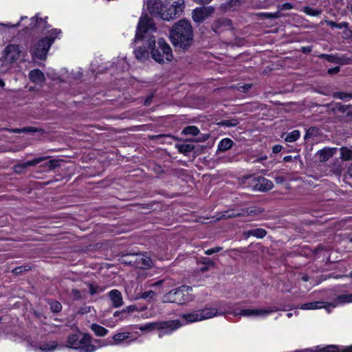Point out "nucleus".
<instances>
[{"label": "nucleus", "mask_w": 352, "mask_h": 352, "mask_svg": "<svg viewBox=\"0 0 352 352\" xmlns=\"http://www.w3.org/2000/svg\"><path fill=\"white\" fill-rule=\"evenodd\" d=\"M156 26L151 18L146 14H142L140 19L136 34L135 41H146L152 58L159 63H164L165 60L170 61L173 58L170 45L162 38L155 40L154 33H156Z\"/></svg>", "instance_id": "nucleus-1"}, {"label": "nucleus", "mask_w": 352, "mask_h": 352, "mask_svg": "<svg viewBox=\"0 0 352 352\" xmlns=\"http://www.w3.org/2000/svg\"><path fill=\"white\" fill-rule=\"evenodd\" d=\"M172 44L177 50H188L193 43V31L191 24L182 19L174 25L170 32Z\"/></svg>", "instance_id": "nucleus-2"}, {"label": "nucleus", "mask_w": 352, "mask_h": 352, "mask_svg": "<svg viewBox=\"0 0 352 352\" xmlns=\"http://www.w3.org/2000/svg\"><path fill=\"white\" fill-rule=\"evenodd\" d=\"M184 8V0H169L163 4L159 0H149L148 3V8L150 12L158 14L162 19L165 21L179 16Z\"/></svg>", "instance_id": "nucleus-3"}, {"label": "nucleus", "mask_w": 352, "mask_h": 352, "mask_svg": "<svg viewBox=\"0 0 352 352\" xmlns=\"http://www.w3.org/2000/svg\"><path fill=\"white\" fill-rule=\"evenodd\" d=\"M191 291L192 287L186 285L173 289L163 296V302L186 304L193 300V296L190 294Z\"/></svg>", "instance_id": "nucleus-4"}, {"label": "nucleus", "mask_w": 352, "mask_h": 352, "mask_svg": "<svg viewBox=\"0 0 352 352\" xmlns=\"http://www.w3.org/2000/svg\"><path fill=\"white\" fill-rule=\"evenodd\" d=\"M91 340L92 338L88 333H84L81 338L78 333H73L68 336L65 346L78 352H94L96 348L91 344Z\"/></svg>", "instance_id": "nucleus-5"}, {"label": "nucleus", "mask_w": 352, "mask_h": 352, "mask_svg": "<svg viewBox=\"0 0 352 352\" xmlns=\"http://www.w3.org/2000/svg\"><path fill=\"white\" fill-rule=\"evenodd\" d=\"M122 263L131 265L140 269H147L151 266V260L143 253H129L121 256Z\"/></svg>", "instance_id": "nucleus-6"}, {"label": "nucleus", "mask_w": 352, "mask_h": 352, "mask_svg": "<svg viewBox=\"0 0 352 352\" xmlns=\"http://www.w3.org/2000/svg\"><path fill=\"white\" fill-rule=\"evenodd\" d=\"M180 323L178 320L157 321L141 325L139 329L142 331H152L155 329L162 330L165 333H170L179 327Z\"/></svg>", "instance_id": "nucleus-7"}, {"label": "nucleus", "mask_w": 352, "mask_h": 352, "mask_svg": "<svg viewBox=\"0 0 352 352\" xmlns=\"http://www.w3.org/2000/svg\"><path fill=\"white\" fill-rule=\"evenodd\" d=\"M52 44V41L45 39L44 38L40 39L30 50V54L32 59L36 60L37 59L45 60L47 58V52Z\"/></svg>", "instance_id": "nucleus-8"}, {"label": "nucleus", "mask_w": 352, "mask_h": 352, "mask_svg": "<svg viewBox=\"0 0 352 352\" xmlns=\"http://www.w3.org/2000/svg\"><path fill=\"white\" fill-rule=\"evenodd\" d=\"M278 309L276 307L263 309H236L231 314L236 317H254L265 316L273 312L277 311Z\"/></svg>", "instance_id": "nucleus-9"}, {"label": "nucleus", "mask_w": 352, "mask_h": 352, "mask_svg": "<svg viewBox=\"0 0 352 352\" xmlns=\"http://www.w3.org/2000/svg\"><path fill=\"white\" fill-rule=\"evenodd\" d=\"M263 212V210L254 207L243 208L238 210H229L223 212L219 217V219H230L241 216H248L252 214H258Z\"/></svg>", "instance_id": "nucleus-10"}, {"label": "nucleus", "mask_w": 352, "mask_h": 352, "mask_svg": "<svg viewBox=\"0 0 352 352\" xmlns=\"http://www.w3.org/2000/svg\"><path fill=\"white\" fill-rule=\"evenodd\" d=\"M214 12L212 6H201L196 8L192 12V19L196 23H201L209 19Z\"/></svg>", "instance_id": "nucleus-11"}, {"label": "nucleus", "mask_w": 352, "mask_h": 352, "mask_svg": "<svg viewBox=\"0 0 352 352\" xmlns=\"http://www.w3.org/2000/svg\"><path fill=\"white\" fill-rule=\"evenodd\" d=\"M21 53V47L16 44H10L4 49L5 58L11 63L19 58Z\"/></svg>", "instance_id": "nucleus-12"}, {"label": "nucleus", "mask_w": 352, "mask_h": 352, "mask_svg": "<svg viewBox=\"0 0 352 352\" xmlns=\"http://www.w3.org/2000/svg\"><path fill=\"white\" fill-rule=\"evenodd\" d=\"M134 43L135 44L141 43L142 44V45L136 47L134 50V54L135 58L141 62L147 60L149 58L150 53L148 50H150L148 48V45L146 41H142L140 39L138 41H135V39Z\"/></svg>", "instance_id": "nucleus-13"}, {"label": "nucleus", "mask_w": 352, "mask_h": 352, "mask_svg": "<svg viewBox=\"0 0 352 352\" xmlns=\"http://www.w3.org/2000/svg\"><path fill=\"white\" fill-rule=\"evenodd\" d=\"M252 186L254 190L262 192L268 191L274 186L273 183L270 180L263 177L254 178L252 181Z\"/></svg>", "instance_id": "nucleus-14"}, {"label": "nucleus", "mask_w": 352, "mask_h": 352, "mask_svg": "<svg viewBox=\"0 0 352 352\" xmlns=\"http://www.w3.org/2000/svg\"><path fill=\"white\" fill-rule=\"evenodd\" d=\"M48 157H38L33 160L28 161L25 163H19L13 166L14 171L17 174H22L25 172V170L30 166H36L38 163L47 159Z\"/></svg>", "instance_id": "nucleus-15"}, {"label": "nucleus", "mask_w": 352, "mask_h": 352, "mask_svg": "<svg viewBox=\"0 0 352 352\" xmlns=\"http://www.w3.org/2000/svg\"><path fill=\"white\" fill-rule=\"evenodd\" d=\"M231 26V21L226 18H221L214 21L211 25L212 30L218 33L223 30L230 28Z\"/></svg>", "instance_id": "nucleus-16"}, {"label": "nucleus", "mask_w": 352, "mask_h": 352, "mask_svg": "<svg viewBox=\"0 0 352 352\" xmlns=\"http://www.w3.org/2000/svg\"><path fill=\"white\" fill-rule=\"evenodd\" d=\"M108 296L113 307H120L123 305V300L121 292L118 289H113L110 291L108 294Z\"/></svg>", "instance_id": "nucleus-17"}, {"label": "nucleus", "mask_w": 352, "mask_h": 352, "mask_svg": "<svg viewBox=\"0 0 352 352\" xmlns=\"http://www.w3.org/2000/svg\"><path fill=\"white\" fill-rule=\"evenodd\" d=\"M131 338V333L129 332H119L116 333L112 337V340L109 342V344L110 345H119L122 344L124 341L129 339Z\"/></svg>", "instance_id": "nucleus-18"}, {"label": "nucleus", "mask_w": 352, "mask_h": 352, "mask_svg": "<svg viewBox=\"0 0 352 352\" xmlns=\"http://www.w3.org/2000/svg\"><path fill=\"white\" fill-rule=\"evenodd\" d=\"M30 80L36 84H40L45 80L44 74L38 69H34L29 72Z\"/></svg>", "instance_id": "nucleus-19"}, {"label": "nucleus", "mask_w": 352, "mask_h": 352, "mask_svg": "<svg viewBox=\"0 0 352 352\" xmlns=\"http://www.w3.org/2000/svg\"><path fill=\"white\" fill-rule=\"evenodd\" d=\"M201 320L210 319L218 314L217 309L214 307H206L203 309L198 310Z\"/></svg>", "instance_id": "nucleus-20"}, {"label": "nucleus", "mask_w": 352, "mask_h": 352, "mask_svg": "<svg viewBox=\"0 0 352 352\" xmlns=\"http://www.w3.org/2000/svg\"><path fill=\"white\" fill-rule=\"evenodd\" d=\"M175 147L180 153L185 155H188L189 153L195 149V146L190 143L177 144Z\"/></svg>", "instance_id": "nucleus-21"}, {"label": "nucleus", "mask_w": 352, "mask_h": 352, "mask_svg": "<svg viewBox=\"0 0 352 352\" xmlns=\"http://www.w3.org/2000/svg\"><path fill=\"white\" fill-rule=\"evenodd\" d=\"M332 110L333 111L346 113L347 116H352V105H343L341 103H336Z\"/></svg>", "instance_id": "nucleus-22"}, {"label": "nucleus", "mask_w": 352, "mask_h": 352, "mask_svg": "<svg viewBox=\"0 0 352 352\" xmlns=\"http://www.w3.org/2000/svg\"><path fill=\"white\" fill-rule=\"evenodd\" d=\"M245 234L247 236V237L253 236L258 239H262L267 234V232L263 228H256L248 230V232H245Z\"/></svg>", "instance_id": "nucleus-23"}, {"label": "nucleus", "mask_w": 352, "mask_h": 352, "mask_svg": "<svg viewBox=\"0 0 352 352\" xmlns=\"http://www.w3.org/2000/svg\"><path fill=\"white\" fill-rule=\"evenodd\" d=\"M182 318L188 322L201 321V318H199L198 310H195L190 313L184 314H183Z\"/></svg>", "instance_id": "nucleus-24"}, {"label": "nucleus", "mask_w": 352, "mask_h": 352, "mask_svg": "<svg viewBox=\"0 0 352 352\" xmlns=\"http://www.w3.org/2000/svg\"><path fill=\"white\" fill-rule=\"evenodd\" d=\"M90 328L97 336H105L109 332L107 329L96 323L92 324Z\"/></svg>", "instance_id": "nucleus-25"}, {"label": "nucleus", "mask_w": 352, "mask_h": 352, "mask_svg": "<svg viewBox=\"0 0 352 352\" xmlns=\"http://www.w3.org/2000/svg\"><path fill=\"white\" fill-rule=\"evenodd\" d=\"M333 155L332 148H324L318 151L319 160L320 162H326Z\"/></svg>", "instance_id": "nucleus-26"}, {"label": "nucleus", "mask_w": 352, "mask_h": 352, "mask_svg": "<svg viewBox=\"0 0 352 352\" xmlns=\"http://www.w3.org/2000/svg\"><path fill=\"white\" fill-rule=\"evenodd\" d=\"M233 145V141L230 138L223 139L218 145V150L224 152L230 149Z\"/></svg>", "instance_id": "nucleus-27"}, {"label": "nucleus", "mask_w": 352, "mask_h": 352, "mask_svg": "<svg viewBox=\"0 0 352 352\" xmlns=\"http://www.w3.org/2000/svg\"><path fill=\"white\" fill-rule=\"evenodd\" d=\"M32 28H36L38 30H43L46 28V21L41 18L33 17L32 18Z\"/></svg>", "instance_id": "nucleus-28"}, {"label": "nucleus", "mask_w": 352, "mask_h": 352, "mask_svg": "<svg viewBox=\"0 0 352 352\" xmlns=\"http://www.w3.org/2000/svg\"><path fill=\"white\" fill-rule=\"evenodd\" d=\"M324 302L322 301H317V302H308L303 304L300 309H320L322 307H324Z\"/></svg>", "instance_id": "nucleus-29"}, {"label": "nucleus", "mask_w": 352, "mask_h": 352, "mask_svg": "<svg viewBox=\"0 0 352 352\" xmlns=\"http://www.w3.org/2000/svg\"><path fill=\"white\" fill-rule=\"evenodd\" d=\"M200 262L204 265L200 269L201 272L208 271L210 267H214L216 265L213 261L208 258H203Z\"/></svg>", "instance_id": "nucleus-30"}, {"label": "nucleus", "mask_w": 352, "mask_h": 352, "mask_svg": "<svg viewBox=\"0 0 352 352\" xmlns=\"http://www.w3.org/2000/svg\"><path fill=\"white\" fill-rule=\"evenodd\" d=\"M5 130L15 133H34L37 131V129L32 126H27L22 129H4Z\"/></svg>", "instance_id": "nucleus-31"}, {"label": "nucleus", "mask_w": 352, "mask_h": 352, "mask_svg": "<svg viewBox=\"0 0 352 352\" xmlns=\"http://www.w3.org/2000/svg\"><path fill=\"white\" fill-rule=\"evenodd\" d=\"M58 346V342L52 341L47 343H44L41 345L40 349L45 352H50L54 350Z\"/></svg>", "instance_id": "nucleus-32"}, {"label": "nucleus", "mask_w": 352, "mask_h": 352, "mask_svg": "<svg viewBox=\"0 0 352 352\" xmlns=\"http://www.w3.org/2000/svg\"><path fill=\"white\" fill-rule=\"evenodd\" d=\"M239 122L236 118L223 120L217 123L218 125L226 127H232L239 124Z\"/></svg>", "instance_id": "nucleus-33"}, {"label": "nucleus", "mask_w": 352, "mask_h": 352, "mask_svg": "<svg viewBox=\"0 0 352 352\" xmlns=\"http://www.w3.org/2000/svg\"><path fill=\"white\" fill-rule=\"evenodd\" d=\"M199 129L195 126H188L185 127L182 133L184 135H192L193 136H196L199 133Z\"/></svg>", "instance_id": "nucleus-34"}, {"label": "nucleus", "mask_w": 352, "mask_h": 352, "mask_svg": "<svg viewBox=\"0 0 352 352\" xmlns=\"http://www.w3.org/2000/svg\"><path fill=\"white\" fill-rule=\"evenodd\" d=\"M302 10L307 14L313 16H319L322 13L321 10L314 9L309 6H305L302 8Z\"/></svg>", "instance_id": "nucleus-35"}, {"label": "nucleus", "mask_w": 352, "mask_h": 352, "mask_svg": "<svg viewBox=\"0 0 352 352\" xmlns=\"http://www.w3.org/2000/svg\"><path fill=\"white\" fill-rule=\"evenodd\" d=\"M341 158L344 160H352V150L343 147L340 150Z\"/></svg>", "instance_id": "nucleus-36"}, {"label": "nucleus", "mask_w": 352, "mask_h": 352, "mask_svg": "<svg viewBox=\"0 0 352 352\" xmlns=\"http://www.w3.org/2000/svg\"><path fill=\"white\" fill-rule=\"evenodd\" d=\"M300 137V132L298 130H294L292 132L288 133L285 138V140L287 142H293L296 141Z\"/></svg>", "instance_id": "nucleus-37"}, {"label": "nucleus", "mask_w": 352, "mask_h": 352, "mask_svg": "<svg viewBox=\"0 0 352 352\" xmlns=\"http://www.w3.org/2000/svg\"><path fill=\"white\" fill-rule=\"evenodd\" d=\"M336 300L339 303L352 302V294L340 295Z\"/></svg>", "instance_id": "nucleus-38"}, {"label": "nucleus", "mask_w": 352, "mask_h": 352, "mask_svg": "<svg viewBox=\"0 0 352 352\" xmlns=\"http://www.w3.org/2000/svg\"><path fill=\"white\" fill-rule=\"evenodd\" d=\"M61 33V30L58 29H53L50 31V35L47 36H45L44 38L47 39L49 41L52 40V43H54V40L58 38L59 34Z\"/></svg>", "instance_id": "nucleus-39"}, {"label": "nucleus", "mask_w": 352, "mask_h": 352, "mask_svg": "<svg viewBox=\"0 0 352 352\" xmlns=\"http://www.w3.org/2000/svg\"><path fill=\"white\" fill-rule=\"evenodd\" d=\"M50 309L54 313H58L61 311L62 305L61 304L56 300H52L50 302Z\"/></svg>", "instance_id": "nucleus-40"}, {"label": "nucleus", "mask_w": 352, "mask_h": 352, "mask_svg": "<svg viewBox=\"0 0 352 352\" xmlns=\"http://www.w3.org/2000/svg\"><path fill=\"white\" fill-rule=\"evenodd\" d=\"M332 96L334 98H339L340 100H344L346 98H352V94H347V93H344V92L338 91V92L333 93Z\"/></svg>", "instance_id": "nucleus-41"}, {"label": "nucleus", "mask_w": 352, "mask_h": 352, "mask_svg": "<svg viewBox=\"0 0 352 352\" xmlns=\"http://www.w3.org/2000/svg\"><path fill=\"white\" fill-rule=\"evenodd\" d=\"M318 133V128L314 127V126L310 127L307 129L306 134L305 135V139L307 140V139L311 138L316 135V134Z\"/></svg>", "instance_id": "nucleus-42"}, {"label": "nucleus", "mask_w": 352, "mask_h": 352, "mask_svg": "<svg viewBox=\"0 0 352 352\" xmlns=\"http://www.w3.org/2000/svg\"><path fill=\"white\" fill-rule=\"evenodd\" d=\"M320 58H324L329 63H338L339 61L338 58L334 55L322 54L319 56Z\"/></svg>", "instance_id": "nucleus-43"}, {"label": "nucleus", "mask_w": 352, "mask_h": 352, "mask_svg": "<svg viewBox=\"0 0 352 352\" xmlns=\"http://www.w3.org/2000/svg\"><path fill=\"white\" fill-rule=\"evenodd\" d=\"M59 160H52L49 161L47 163H45L43 165L45 168H48L50 170H52L58 166H59Z\"/></svg>", "instance_id": "nucleus-44"}, {"label": "nucleus", "mask_w": 352, "mask_h": 352, "mask_svg": "<svg viewBox=\"0 0 352 352\" xmlns=\"http://www.w3.org/2000/svg\"><path fill=\"white\" fill-rule=\"evenodd\" d=\"M155 294L153 291H147V292H142V294H140V298H143V299H147V298H149V299H153L155 296Z\"/></svg>", "instance_id": "nucleus-45"}, {"label": "nucleus", "mask_w": 352, "mask_h": 352, "mask_svg": "<svg viewBox=\"0 0 352 352\" xmlns=\"http://www.w3.org/2000/svg\"><path fill=\"white\" fill-rule=\"evenodd\" d=\"M318 352H338V350L336 346L330 345L318 350Z\"/></svg>", "instance_id": "nucleus-46"}, {"label": "nucleus", "mask_w": 352, "mask_h": 352, "mask_svg": "<svg viewBox=\"0 0 352 352\" xmlns=\"http://www.w3.org/2000/svg\"><path fill=\"white\" fill-rule=\"evenodd\" d=\"M331 171L337 176H340L342 172V168L340 164H335L331 169Z\"/></svg>", "instance_id": "nucleus-47"}, {"label": "nucleus", "mask_w": 352, "mask_h": 352, "mask_svg": "<svg viewBox=\"0 0 352 352\" xmlns=\"http://www.w3.org/2000/svg\"><path fill=\"white\" fill-rule=\"evenodd\" d=\"M221 250H222L221 247H215V248H211V249L206 250L204 253L206 255H211V254H212L214 253L219 252Z\"/></svg>", "instance_id": "nucleus-48"}, {"label": "nucleus", "mask_w": 352, "mask_h": 352, "mask_svg": "<svg viewBox=\"0 0 352 352\" xmlns=\"http://www.w3.org/2000/svg\"><path fill=\"white\" fill-rule=\"evenodd\" d=\"M261 16H263L265 19H275L279 16V12L275 13H261Z\"/></svg>", "instance_id": "nucleus-49"}, {"label": "nucleus", "mask_w": 352, "mask_h": 352, "mask_svg": "<svg viewBox=\"0 0 352 352\" xmlns=\"http://www.w3.org/2000/svg\"><path fill=\"white\" fill-rule=\"evenodd\" d=\"M28 269L27 268L26 266H20V267H17L14 268L12 270V272L18 274H21L23 272L28 271Z\"/></svg>", "instance_id": "nucleus-50"}, {"label": "nucleus", "mask_w": 352, "mask_h": 352, "mask_svg": "<svg viewBox=\"0 0 352 352\" xmlns=\"http://www.w3.org/2000/svg\"><path fill=\"white\" fill-rule=\"evenodd\" d=\"M91 307L89 306H84L79 309L78 314H85L91 312Z\"/></svg>", "instance_id": "nucleus-51"}, {"label": "nucleus", "mask_w": 352, "mask_h": 352, "mask_svg": "<svg viewBox=\"0 0 352 352\" xmlns=\"http://www.w3.org/2000/svg\"><path fill=\"white\" fill-rule=\"evenodd\" d=\"M252 87V84H246L238 87V90L245 93Z\"/></svg>", "instance_id": "nucleus-52"}, {"label": "nucleus", "mask_w": 352, "mask_h": 352, "mask_svg": "<svg viewBox=\"0 0 352 352\" xmlns=\"http://www.w3.org/2000/svg\"><path fill=\"white\" fill-rule=\"evenodd\" d=\"M340 70V67H335L328 69V74L333 75L338 73Z\"/></svg>", "instance_id": "nucleus-53"}, {"label": "nucleus", "mask_w": 352, "mask_h": 352, "mask_svg": "<svg viewBox=\"0 0 352 352\" xmlns=\"http://www.w3.org/2000/svg\"><path fill=\"white\" fill-rule=\"evenodd\" d=\"M344 38H351L352 36V32L349 29V26L347 28H344Z\"/></svg>", "instance_id": "nucleus-54"}, {"label": "nucleus", "mask_w": 352, "mask_h": 352, "mask_svg": "<svg viewBox=\"0 0 352 352\" xmlns=\"http://www.w3.org/2000/svg\"><path fill=\"white\" fill-rule=\"evenodd\" d=\"M283 148V146L279 145V144H276V145H274L273 147H272V152L274 153H278L279 152H280V151L282 150Z\"/></svg>", "instance_id": "nucleus-55"}, {"label": "nucleus", "mask_w": 352, "mask_h": 352, "mask_svg": "<svg viewBox=\"0 0 352 352\" xmlns=\"http://www.w3.org/2000/svg\"><path fill=\"white\" fill-rule=\"evenodd\" d=\"M72 293L75 299H78L80 298V293L78 289H73L72 290Z\"/></svg>", "instance_id": "nucleus-56"}, {"label": "nucleus", "mask_w": 352, "mask_h": 352, "mask_svg": "<svg viewBox=\"0 0 352 352\" xmlns=\"http://www.w3.org/2000/svg\"><path fill=\"white\" fill-rule=\"evenodd\" d=\"M20 22H18L17 23L14 25H11L10 23H0V25L8 27V28H17L19 26Z\"/></svg>", "instance_id": "nucleus-57"}, {"label": "nucleus", "mask_w": 352, "mask_h": 352, "mask_svg": "<svg viewBox=\"0 0 352 352\" xmlns=\"http://www.w3.org/2000/svg\"><path fill=\"white\" fill-rule=\"evenodd\" d=\"M349 26V23L346 22H343L340 23H337L336 28L343 29L344 28H347Z\"/></svg>", "instance_id": "nucleus-58"}, {"label": "nucleus", "mask_w": 352, "mask_h": 352, "mask_svg": "<svg viewBox=\"0 0 352 352\" xmlns=\"http://www.w3.org/2000/svg\"><path fill=\"white\" fill-rule=\"evenodd\" d=\"M274 179L277 184H282L285 180L283 176H276Z\"/></svg>", "instance_id": "nucleus-59"}, {"label": "nucleus", "mask_w": 352, "mask_h": 352, "mask_svg": "<svg viewBox=\"0 0 352 352\" xmlns=\"http://www.w3.org/2000/svg\"><path fill=\"white\" fill-rule=\"evenodd\" d=\"M238 4H239L238 0H230V1L229 2V4H228V7L233 8V7L237 6Z\"/></svg>", "instance_id": "nucleus-60"}, {"label": "nucleus", "mask_w": 352, "mask_h": 352, "mask_svg": "<svg viewBox=\"0 0 352 352\" xmlns=\"http://www.w3.org/2000/svg\"><path fill=\"white\" fill-rule=\"evenodd\" d=\"M152 99H153V95H151L150 96L147 97L144 100V105L148 106L151 104Z\"/></svg>", "instance_id": "nucleus-61"}, {"label": "nucleus", "mask_w": 352, "mask_h": 352, "mask_svg": "<svg viewBox=\"0 0 352 352\" xmlns=\"http://www.w3.org/2000/svg\"><path fill=\"white\" fill-rule=\"evenodd\" d=\"M326 23L329 25L331 28H334L337 25V23L332 21H326Z\"/></svg>", "instance_id": "nucleus-62"}, {"label": "nucleus", "mask_w": 352, "mask_h": 352, "mask_svg": "<svg viewBox=\"0 0 352 352\" xmlns=\"http://www.w3.org/2000/svg\"><path fill=\"white\" fill-rule=\"evenodd\" d=\"M89 292L91 295H94L97 292L96 288L94 287L92 285H89Z\"/></svg>", "instance_id": "nucleus-63"}, {"label": "nucleus", "mask_w": 352, "mask_h": 352, "mask_svg": "<svg viewBox=\"0 0 352 352\" xmlns=\"http://www.w3.org/2000/svg\"><path fill=\"white\" fill-rule=\"evenodd\" d=\"M292 8V6L289 3H285L283 5V9L284 10H290Z\"/></svg>", "instance_id": "nucleus-64"}]
</instances>
